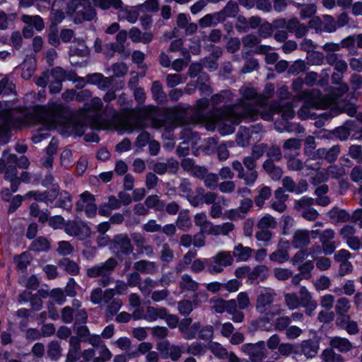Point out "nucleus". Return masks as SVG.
Segmentation results:
<instances>
[{"mask_svg":"<svg viewBox=\"0 0 362 362\" xmlns=\"http://www.w3.org/2000/svg\"><path fill=\"white\" fill-rule=\"evenodd\" d=\"M142 120L137 117H131L124 118L119 120L115 126L118 131L122 132L132 133L136 129L143 128Z\"/></svg>","mask_w":362,"mask_h":362,"instance_id":"13","label":"nucleus"},{"mask_svg":"<svg viewBox=\"0 0 362 362\" xmlns=\"http://www.w3.org/2000/svg\"><path fill=\"white\" fill-rule=\"evenodd\" d=\"M323 19V30L325 31L332 33L336 30L337 28V22L332 16L325 15Z\"/></svg>","mask_w":362,"mask_h":362,"instance_id":"54","label":"nucleus"},{"mask_svg":"<svg viewBox=\"0 0 362 362\" xmlns=\"http://www.w3.org/2000/svg\"><path fill=\"white\" fill-rule=\"evenodd\" d=\"M6 178L11 182V187L12 192H16L20 182L18 177H17L16 168L13 169L11 172L6 171Z\"/></svg>","mask_w":362,"mask_h":362,"instance_id":"57","label":"nucleus"},{"mask_svg":"<svg viewBox=\"0 0 362 362\" xmlns=\"http://www.w3.org/2000/svg\"><path fill=\"white\" fill-rule=\"evenodd\" d=\"M60 267L72 275H76L79 272V268L76 263L69 259H64L59 263Z\"/></svg>","mask_w":362,"mask_h":362,"instance_id":"47","label":"nucleus"},{"mask_svg":"<svg viewBox=\"0 0 362 362\" xmlns=\"http://www.w3.org/2000/svg\"><path fill=\"white\" fill-rule=\"evenodd\" d=\"M350 308V303L348 299L345 298H341L337 300V303L336 305V312L339 315H344Z\"/></svg>","mask_w":362,"mask_h":362,"instance_id":"63","label":"nucleus"},{"mask_svg":"<svg viewBox=\"0 0 362 362\" xmlns=\"http://www.w3.org/2000/svg\"><path fill=\"white\" fill-rule=\"evenodd\" d=\"M102 105V101L98 97L93 98L89 104L85 105L79 115L80 119L83 120V124H89L91 127L95 129L107 127L99 122Z\"/></svg>","mask_w":362,"mask_h":362,"instance_id":"3","label":"nucleus"},{"mask_svg":"<svg viewBox=\"0 0 362 362\" xmlns=\"http://www.w3.org/2000/svg\"><path fill=\"white\" fill-rule=\"evenodd\" d=\"M117 261L115 259L110 258L104 264L88 269L87 274L90 277L101 276L103 278L100 279L99 284L105 286L110 284V279L108 275L115 269Z\"/></svg>","mask_w":362,"mask_h":362,"instance_id":"8","label":"nucleus"},{"mask_svg":"<svg viewBox=\"0 0 362 362\" xmlns=\"http://www.w3.org/2000/svg\"><path fill=\"white\" fill-rule=\"evenodd\" d=\"M223 20V13L216 12L204 16L199 20V25L202 28L214 26Z\"/></svg>","mask_w":362,"mask_h":362,"instance_id":"19","label":"nucleus"},{"mask_svg":"<svg viewBox=\"0 0 362 362\" xmlns=\"http://www.w3.org/2000/svg\"><path fill=\"white\" fill-rule=\"evenodd\" d=\"M289 256L286 250L279 249L276 252L272 253L269 259L272 261L282 264L288 260Z\"/></svg>","mask_w":362,"mask_h":362,"instance_id":"50","label":"nucleus"},{"mask_svg":"<svg viewBox=\"0 0 362 362\" xmlns=\"http://www.w3.org/2000/svg\"><path fill=\"white\" fill-rule=\"evenodd\" d=\"M145 204L148 208H153L156 210H162L164 208V204L159 200L156 195L148 197Z\"/></svg>","mask_w":362,"mask_h":362,"instance_id":"55","label":"nucleus"},{"mask_svg":"<svg viewBox=\"0 0 362 362\" xmlns=\"http://www.w3.org/2000/svg\"><path fill=\"white\" fill-rule=\"evenodd\" d=\"M310 242L309 233L307 230H298L296 232L293 244L295 247H301L308 245Z\"/></svg>","mask_w":362,"mask_h":362,"instance_id":"29","label":"nucleus"},{"mask_svg":"<svg viewBox=\"0 0 362 362\" xmlns=\"http://www.w3.org/2000/svg\"><path fill=\"white\" fill-rule=\"evenodd\" d=\"M95 6L102 9H108L113 8L118 9L122 8V2L121 0H93Z\"/></svg>","mask_w":362,"mask_h":362,"instance_id":"37","label":"nucleus"},{"mask_svg":"<svg viewBox=\"0 0 362 362\" xmlns=\"http://www.w3.org/2000/svg\"><path fill=\"white\" fill-rule=\"evenodd\" d=\"M166 316V310L159 307H148L145 313L144 320L147 322H154Z\"/></svg>","mask_w":362,"mask_h":362,"instance_id":"21","label":"nucleus"},{"mask_svg":"<svg viewBox=\"0 0 362 362\" xmlns=\"http://www.w3.org/2000/svg\"><path fill=\"white\" fill-rule=\"evenodd\" d=\"M66 13L73 17L75 23L90 21L95 16L94 9L86 0H71L67 6Z\"/></svg>","mask_w":362,"mask_h":362,"instance_id":"4","label":"nucleus"},{"mask_svg":"<svg viewBox=\"0 0 362 362\" xmlns=\"http://www.w3.org/2000/svg\"><path fill=\"white\" fill-rule=\"evenodd\" d=\"M234 229V225L232 223H224L221 225L214 226L211 234L213 235H227Z\"/></svg>","mask_w":362,"mask_h":362,"instance_id":"45","label":"nucleus"},{"mask_svg":"<svg viewBox=\"0 0 362 362\" xmlns=\"http://www.w3.org/2000/svg\"><path fill=\"white\" fill-rule=\"evenodd\" d=\"M16 110L7 103L0 102V133L6 131L11 126L21 127L24 125L39 124L42 128L33 136V141L37 144L47 137V131L57 128L64 119V107L59 103H49L47 107H41L35 110L33 115L26 116L21 113L23 118L16 121L14 115Z\"/></svg>","mask_w":362,"mask_h":362,"instance_id":"2","label":"nucleus"},{"mask_svg":"<svg viewBox=\"0 0 362 362\" xmlns=\"http://www.w3.org/2000/svg\"><path fill=\"white\" fill-rule=\"evenodd\" d=\"M313 268L314 264L310 260L306 261L298 267L302 277L307 279L311 277L310 272Z\"/></svg>","mask_w":362,"mask_h":362,"instance_id":"51","label":"nucleus"},{"mask_svg":"<svg viewBox=\"0 0 362 362\" xmlns=\"http://www.w3.org/2000/svg\"><path fill=\"white\" fill-rule=\"evenodd\" d=\"M331 346L341 352H346L351 349V343L345 338L335 337L331 339Z\"/></svg>","mask_w":362,"mask_h":362,"instance_id":"27","label":"nucleus"},{"mask_svg":"<svg viewBox=\"0 0 362 362\" xmlns=\"http://www.w3.org/2000/svg\"><path fill=\"white\" fill-rule=\"evenodd\" d=\"M22 77L25 79H29L33 74L35 69V59L29 58L22 64Z\"/></svg>","mask_w":362,"mask_h":362,"instance_id":"35","label":"nucleus"},{"mask_svg":"<svg viewBox=\"0 0 362 362\" xmlns=\"http://www.w3.org/2000/svg\"><path fill=\"white\" fill-rule=\"evenodd\" d=\"M338 325L345 329L349 334H356L358 333L359 328L356 322L350 320L348 315H343L337 320Z\"/></svg>","mask_w":362,"mask_h":362,"instance_id":"18","label":"nucleus"},{"mask_svg":"<svg viewBox=\"0 0 362 362\" xmlns=\"http://www.w3.org/2000/svg\"><path fill=\"white\" fill-rule=\"evenodd\" d=\"M279 352L284 356H288L294 354L296 355H300L299 344H291L288 343L281 344L279 346Z\"/></svg>","mask_w":362,"mask_h":362,"instance_id":"36","label":"nucleus"},{"mask_svg":"<svg viewBox=\"0 0 362 362\" xmlns=\"http://www.w3.org/2000/svg\"><path fill=\"white\" fill-rule=\"evenodd\" d=\"M194 221L200 228L202 233L211 234L214 225L207 218L204 213H199L195 215Z\"/></svg>","mask_w":362,"mask_h":362,"instance_id":"16","label":"nucleus"},{"mask_svg":"<svg viewBox=\"0 0 362 362\" xmlns=\"http://www.w3.org/2000/svg\"><path fill=\"white\" fill-rule=\"evenodd\" d=\"M299 346L300 355L303 354L305 356L312 358L317 352V346L310 340H305Z\"/></svg>","mask_w":362,"mask_h":362,"instance_id":"26","label":"nucleus"},{"mask_svg":"<svg viewBox=\"0 0 362 362\" xmlns=\"http://www.w3.org/2000/svg\"><path fill=\"white\" fill-rule=\"evenodd\" d=\"M127 37V33L126 30L119 31L117 36V44H112V47L114 51L121 52L124 50V43L125 42Z\"/></svg>","mask_w":362,"mask_h":362,"instance_id":"49","label":"nucleus"},{"mask_svg":"<svg viewBox=\"0 0 362 362\" xmlns=\"http://www.w3.org/2000/svg\"><path fill=\"white\" fill-rule=\"evenodd\" d=\"M208 271L211 274H218L224 268L230 266L233 262V257L229 251H220L207 261Z\"/></svg>","mask_w":362,"mask_h":362,"instance_id":"7","label":"nucleus"},{"mask_svg":"<svg viewBox=\"0 0 362 362\" xmlns=\"http://www.w3.org/2000/svg\"><path fill=\"white\" fill-rule=\"evenodd\" d=\"M57 197V188L54 187L51 192H45L41 193L37 191H30L25 194L24 196L16 195L12 199L11 204L10 211H13L17 207L20 206L23 199H33L39 202H45L46 204L52 203Z\"/></svg>","mask_w":362,"mask_h":362,"instance_id":"5","label":"nucleus"},{"mask_svg":"<svg viewBox=\"0 0 362 362\" xmlns=\"http://www.w3.org/2000/svg\"><path fill=\"white\" fill-rule=\"evenodd\" d=\"M211 352L218 358L228 357V352L220 344L212 342L209 346Z\"/></svg>","mask_w":362,"mask_h":362,"instance_id":"53","label":"nucleus"},{"mask_svg":"<svg viewBox=\"0 0 362 362\" xmlns=\"http://www.w3.org/2000/svg\"><path fill=\"white\" fill-rule=\"evenodd\" d=\"M227 206L228 200L223 197H219L218 202L212 205L210 210V216L213 218H220L223 214V206Z\"/></svg>","mask_w":362,"mask_h":362,"instance_id":"28","label":"nucleus"},{"mask_svg":"<svg viewBox=\"0 0 362 362\" xmlns=\"http://www.w3.org/2000/svg\"><path fill=\"white\" fill-rule=\"evenodd\" d=\"M285 301L289 309L293 310L301 305L299 298L296 293H287L285 295Z\"/></svg>","mask_w":362,"mask_h":362,"instance_id":"61","label":"nucleus"},{"mask_svg":"<svg viewBox=\"0 0 362 362\" xmlns=\"http://www.w3.org/2000/svg\"><path fill=\"white\" fill-rule=\"evenodd\" d=\"M276 225L275 219L272 216L266 214L259 220L257 226L259 229L268 230L275 228Z\"/></svg>","mask_w":362,"mask_h":362,"instance_id":"48","label":"nucleus"},{"mask_svg":"<svg viewBox=\"0 0 362 362\" xmlns=\"http://www.w3.org/2000/svg\"><path fill=\"white\" fill-rule=\"evenodd\" d=\"M337 170V169L336 167L331 166L327 170L323 169L322 170H320L317 175V182H324L327 180V178L329 175L337 177L338 176H341V175H343L344 171L341 169H339L338 172L336 173L335 171Z\"/></svg>","mask_w":362,"mask_h":362,"instance_id":"30","label":"nucleus"},{"mask_svg":"<svg viewBox=\"0 0 362 362\" xmlns=\"http://www.w3.org/2000/svg\"><path fill=\"white\" fill-rule=\"evenodd\" d=\"M115 241L120 245L122 252L128 254L132 251L130 240L127 235H118L115 237Z\"/></svg>","mask_w":362,"mask_h":362,"instance_id":"43","label":"nucleus"},{"mask_svg":"<svg viewBox=\"0 0 362 362\" xmlns=\"http://www.w3.org/2000/svg\"><path fill=\"white\" fill-rule=\"evenodd\" d=\"M288 168L292 170H305V169H317V167H311L309 164L303 165L302 162L298 158H291L288 160Z\"/></svg>","mask_w":362,"mask_h":362,"instance_id":"44","label":"nucleus"},{"mask_svg":"<svg viewBox=\"0 0 362 362\" xmlns=\"http://www.w3.org/2000/svg\"><path fill=\"white\" fill-rule=\"evenodd\" d=\"M16 18L15 13L7 15L6 13L0 12V29L6 30L8 28L10 22H13Z\"/></svg>","mask_w":362,"mask_h":362,"instance_id":"58","label":"nucleus"},{"mask_svg":"<svg viewBox=\"0 0 362 362\" xmlns=\"http://www.w3.org/2000/svg\"><path fill=\"white\" fill-rule=\"evenodd\" d=\"M241 93L245 100L248 102L241 101L233 107H226L224 110H216L207 116L198 112V122L205 124L206 129L214 131L216 127L222 135H228L234 132L235 127L238 125L243 117L253 118L260 110L253 107L254 104H262L264 99L256 98L257 92L253 88L244 87L241 89ZM206 99H201L197 102V108L199 112L208 106Z\"/></svg>","mask_w":362,"mask_h":362,"instance_id":"1","label":"nucleus"},{"mask_svg":"<svg viewBox=\"0 0 362 362\" xmlns=\"http://www.w3.org/2000/svg\"><path fill=\"white\" fill-rule=\"evenodd\" d=\"M238 177L240 179H243L246 185L252 187L257 179L258 173L257 170H247V172L244 170L241 174H238Z\"/></svg>","mask_w":362,"mask_h":362,"instance_id":"39","label":"nucleus"},{"mask_svg":"<svg viewBox=\"0 0 362 362\" xmlns=\"http://www.w3.org/2000/svg\"><path fill=\"white\" fill-rule=\"evenodd\" d=\"M21 20L24 23L31 28L34 27L38 31L42 30L44 28L43 20L40 16L23 15Z\"/></svg>","mask_w":362,"mask_h":362,"instance_id":"23","label":"nucleus"},{"mask_svg":"<svg viewBox=\"0 0 362 362\" xmlns=\"http://www.w3.org/2000/svg\"><path fill=\"white\" fill-rule=\"evenodd\" d=\"M158 0H146L144 3L137 5V8L141 12H153L158 9Z\"/></svg>","mask_w":362,"mask_h":362,"instance_id":"46","label":"nucleus"},{"mask_svg":"<svg viewBox=\"0 0 362 362\" xmlns=\"http://www.w3.org/2000/svg\"><path fill=\"white\" fill-rule=\"evenodd\" d=\"M241 350L248 355L252 362H262L267 356V350L263 341L256 344H245L242 345Z\"/></svg>","mask_w":362,"mask_h":362,"instance_id":"9","label":"nucleus"},{"mask_svg":"<svg viewBox=\"0 0 362 362\" xmlns=\"http://www.w3.org/2000/svg\"><path fill=\"white\" fill-rule=\"evenodd\" d=\"M89 54V49L83 40H74L70 47L71 56H87Z\"/></svg>","mask_w":362,"mask_h":362,"instance_id":"22","label":"nucleus"},{"mask_svg":"<svg viewBox=\"0 0 362 362\" xmlns=\"http://www.w3.org/2000/svg\"><path fill=\"white\" fill-rule=\"evenodd\" d=\"M275 296L276 293L274 290L268 288L262 289L257 298V310L262 314L272 316L274 312L277 310L273 305Z\"/></svg>","mask_w":362,"mask_h":362,"instance_id":"6","label":"nucleus"},{"mask_svg":"<svg viewBox=\"0 0 362 362\" xmlns=\"http://www.w3.org/2000/svg\"><path fill=\"white\" fill-rule=\"evenodd\" d=\"M286 28L291 32H294L296 36L298 37L304 36L308 30L306 26L303 24H300L296 18L290 20L287 23Z\"/></svg>","mask_w":362,"mask_h":362,"instance_id":"24","label":"nucleus"},{"mask_svg":"<svg viewBox=\"0 0 362 362\" xmlns=\"http://www.w3.org/2000/svg\"><path fill=\"white\" fill-rule=\"evenodd\" d=\"M191 323V318H185L179 325L180 332L184 334V337L187 339H194L200 327V325L199 323H194L190 328H189Z\"/></svg>","mask_w":362,"mask_h":362,"instance_id":"14","label":"nucleus"},{"mask_svg":"<svg viewBox=\"0 0 362 362\" xmlns=\"http://www.w3.org/2000/svg\"><path fill=\"white\" fill-rule=\"evenodd\" d=\"M261 129L259 127H255L250 130L245 127H241L238 132L236 142L242 146H247L250 141H258L261 139L260 134Z\"/></svg>","mask_w":362,"mask_h":362,"instance_id":"11","label":"nucleus"},{"mask_svg":"<svg viewBox=\"0 0 362 362\" xmlns=\"http://www.w3.org/2000/svg\"><path fill=\"white\" fill-rule=\"evenodd\" d=\"M76 207L78 210L84 211L88 217H93L96 214L97 206L95 204V198L88 192H84L80 195Z\"/></svg>","mask_w":362,"mask_h":362,"instance_id":"12","label":"nucleus"},{"mask_svg":"<svg viewBox=\"0 0 362 362\" xmlns=\"http://www.w3.org/2000/svg\"><path fill=\"white\" fill-rule=\"evenodd\" d=\"M252 250L247 247H243L241 244L238 245L233 250V255L237 261H247L251 256Z\"/></svg>","mask_w":362,"mask_h":362,"instance_id":"33","label":"nucleus"},{"mask_svg":"<svg viewBox=\"0 0 362 362\" xmlns=\"http://www.w3.org/2000/svg\"><path fill=\"white\" fill-rule=\"evenodd\" d=\"M310 95L311 94L308 93H303L300 97L302 98L310 100L311 105L314 106L316 108H325L328 105L327 103L321 101V99L320 98V94L318 92H314L312 93V95L316 96L317 98H313V97Z\"/></svg>","mask_w":362,"mask_h":362,"instance_id":"40","label":"nucleus"},{"mask_svg":"<svg viewBox=\"0 0 362 362\" xmlns=\"http://www.w3.org/2000/svg\"><path fill=\"white\" fill-rule=\"evenodd\" d=\"M292 272L285 268H275L274 269V276L280 281H285L292 276Z\"/></svg>","mask_w":362,"mask_h":362,"instance_id":"64","label":"nucleus"},{"mask_svg":"<svg viewBox=\"0 0 362 362\" xmlns=\"http://www.w3.org/2000/svg\"><path fill=\"white\" fill-rule=\"evenodd\" d=\"M64 230L70 236L77 237L79 240H84L90 235V230L82 221H70L65 226Z\"/></svg>","mask_w":362,"mask_h":362,"instance_id":"10","label":"nucleus"},{"mask_svg":"<svg viewBox=\"0 0 362 362\" xmlns=\"http://www.w3.org/2000/svg\"><path fill=\"white\" fill-rule=\"evenodd\" d=\"M271 195V189L269 187L263 186L259 189V194L256 197L255 199V204L262 207L265 200L268 199Z\"/></svg>","mask_w":362,"mask_h":362,"instance_id":"41","label":"nucleus"},{"mask_svg":"<svg viewBox=\"0 0 362 362\" xmlns=\"http://www.w3.org/2000/svg\"><path fill=\"white\" fill-rule=\"evenodd\" d=\"M64 0H54L52 4V21L55 23H61L65 17L64 12L59 9L64 4Z\"/></svg>","mask_w":362,"mask_h":362,"instance_id":"31","label":"nucleus"},{"mask_svg":"<svg viewBox=\"0 0 362 362\" xmlns=\"http://www.w3.org/2000/svg\"><path fill=\"white\" fill-rule=\"evenodd\" d=\"M180 287L185 290L194 291L197 288V284L188 275L182 276Z\"/></svg>","mask_w":362,"mask_h":362,"instance_id":"59","label":"nucleus"},{"mask_svg":"<svg viewBox=\"0 0 362 362\" xmlns=\"http://www.w3.org/2000/svg\"><path fill=\"white\" fill-rule=\"evenodd\" d=\"M88 82L97 84L100 88H105L110 85V81L108 78H104L100 74H93L88 76Z\"/></svg>","mask_w":362,"mask_h":362,"instance_id":"38","label":"nucleus"},{"mask_svg":"<svg viewBox=\"0 0 362 362\" xmlns=\"http://www.w3.org/2000/svg\"><path fill=\"white\" fill-rule=\"evenodd\" d=\"M58 148V141L54 139L51 140L49 142V146L47 148L46 153H47V158L43 162V165L49 168L52 166V161H53V156L56 153L57 150Z\"/></svg>","mask_w":362,"mask_h":362,"instance_id":"34","label":"nucleus"},{"mask_svg":"<svg viewBox=\"0 0 362 362\" xmlns=\"http://www.w3.org/2000/svg\"><path fill=\"white\" fill-rule=\"evenodd\" d=\"M322 358L327 362H344L341 356L336 354L331 349H325L322 352Z\"/></svg>","mask_w":362,"mask_h":362,"instance_id":"52","label":"nucleus"},{"mask_svg":"<svg viewBox=\"0 0 362 362\" xmlns=\"http://www.w3.org/2000/svg\"><path fill=\"white\" fill-rule=\"evenodd\" d=\"M238 11V6L235 2H228L223 10L220 13H223V19L225 17H233Z\"/></svg>","mask_w":362,"mask_h":362,"instance_id":"56","label":"nucleus"},{"mask_svg":"<svg viewBox=\"0 0 362 362\" xmlns=\"http://www.w3.org/2000/svg\"><path fill=\"white\" fill-rule=\"evenodd\" d=\"M328 215L334 221H346L349 218V215L346 211L338 208H333Z\"/></svg>","mask_w":362,"mask_h":362,"instance_id":"42","label":"nucleus"},{"mask_svg":"<svg viewBox=\"0 0 362 362\" xmlns=\"http://www.w3.org/2000/svg\"><path fill=\"white\" fill-rule=\"evenodd\" d=\"M62 347L57 341H51L47 346V356L51 361H56L62 356Z\"/></svg>","mask_w":362,"mask_h":362,"instance_id":"32","label":"nucleus"},{"mask_svg":"<svg viewBox=\"0 0 362 362\" xmlns=\"http://www.w3.org/2000/svg\"><path fill=\"white\" fill-rule=\"evenodd\" d=\"M300 298L299 299L301 305L305 307L308 315H311L317 307V302L312 300L311 295L307 288L302 286L300 289Z\"/></svg>","mask_w":362,"mask_h":362,"instance_id":"15","label":"nucleus"},{"mask_svg":"<svg viewBox=\"0 0 362 362\" xmlns=\"http://www.w3.org/2000/svg\"><path fill=\"white\" fill-rule=\"evenodd\" d=\"M31 259V257L28 253L23 252L19 256H16L14 258L15 262L17 265V267L21 269H23L26 268L28 264L30 263Z\"/></svg>","mask_w":362,"mask_h":362,"instance_id":"60","label":"nucleus"},{"mask_svg":"<svg viewBox=\"0 0 362 362\" xmlns=\"http://www.w3.org/2000/svg\"><path fill=\"white\" fill-rule=\"evenodd\" d=\"M263 168L268 173L275 176L276 179H279L281 175V170L274 166L271 159L264 163Z\"/></svg>","mask_w":362,"mask_h":362,"instance_id":"62","label":"nucleus"},{"mask_svg":"<svg viewBox=\"0 0 362 362\" xmlns=\"http://www.w3.org/2000/svg\"><path fill=\"white\" fill-rule=\"evenodd\" d=\"M140 10L137 8V6L134 8L125 7L122 8L118 15L120 21L127 20L130 23H135L139 18V12Z\"/></svg>","mask_w":362,"mask_h":362,"instance_id":"17","label":"nucleus"},{"mask_svg":"<svg viewBox=\"0 0 362 362\" xmlns=\"http://www.w3.org/2000/svg\"><path fill=\"white\" fill-rule=\"evenodd\" d=\"M129 38L134 42L148 43L153 39V34L151 33H142L136 28H132L129 32Z\"/></svg>","mask_w":362,"mask_h":362,"instance_id":"20","label":"nucleus"},{"mask_svg":"<svg viewBox=\"0 0 362 362\" xmlns=\"http://www.w3.org/2000/svg\"><path fill=\"white\" fill-rule=\"evenodd\" d=\"M267 268L265 266H259L254 269L252 274H250V268L248 267H238L235 271V274L238 278L245 277L246 275L249 276V278L253 279V274H259L260 273L267 272Z\"/></svg>","mask_w":362,"mask_h":362,"instance_id":"25","label":"nucleus"}]
</instances>
